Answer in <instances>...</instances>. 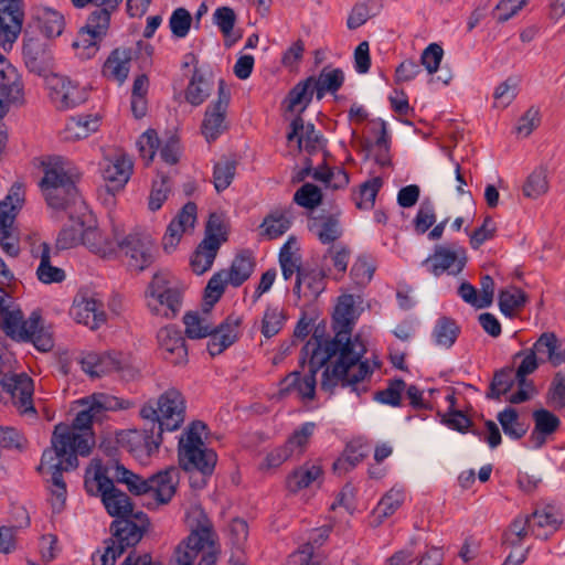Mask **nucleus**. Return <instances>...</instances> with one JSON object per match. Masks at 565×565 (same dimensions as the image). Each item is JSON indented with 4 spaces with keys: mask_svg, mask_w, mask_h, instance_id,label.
Returning <instances> with one entry per match:
<instances>
[{
    "mask_svg": "<svg viewBox=\"0 0 565 565\" xmlns=\"http://www.w3.org/2000/svg\"><path fill=\"white\" fill-rule=\"evenodd\" d=\"M114 481L124 483L136 495L151 493L161 503H168L179 481V469L169 467L158 473L142 479L125 468L115 459L99 467L94 478L85 480V488L90 493H99L102 501L111 516V537L105 541L103 552L92 555L93 565H115L127 548L135 547L148 530L150 522L142 511L134 512L129 497L114 486Z\"/></svg>",
    "mask_w": 565,
    "mask_h": 565,
    "instance_id": "1",
    "label": "nucleus"
},
{
    "mask_svg": "<svg viewBox=\"0 0 565 565\" xmlns=\"http://www.w3.org/2000/svg\"><path fill=\"white\" fill-rule=\"evenodd\" d=\"M83 408L76 414L71 426L60 423L54 427L51 447L42 454L36 470L51 475V488H66L62 472L78 466L77 456L86 457L95 446L92 425L102 423L107 412L125 408L122 402L106 393H94L77 401Z\"/></svg>",
    "mask_w": 565,
    "mask_h": 565,
    "instance_id": "2",
    "label": "nucleus"
},
{
    "mask_svg": "<svg viewBox=\"0 0 565 565\" xmlns=\"http://www.w3.org/2000/svg\"><path fill=\"white\" fill-rule=\"evenodd\" d=\"M365 352L366 345L361 334H356L353 342H345L340 335L323 343L313 334L301 350L300 365L303 366L306 358L309 356V371L317 374L331 358L338 355L335 363L322 372L321 388L331 392L341 384L343 387L351 386L360 395L358 385L373 372L369 362L361 360Z\"/></svg>",
    "mask_w": 565,
    "mask_h": 565,
    "instance_id": "3",
    "label": "nucleus"
},
{
    "mask_svg": "<svg viewBox=\"0 0 565 565\" xmlns=\"http://www.w3.org/2000/svg\"><path fill=\"white\" fill-rule=\"evenodd\" d=\"M143 422L141 429L130 430L127 434L128 441L135 447V454H145L150 457L158 451L162 443L164 430H178L185 418V401L182 394L174 390H168L157 401H149L139 411Z\"/></svg>",
    "mask_w": 565,
    "mask_h": 565,
    "instance_id": "4",
    "label": "nucleus"
},
{
    "mask_svg": "<svg viewBox=\"0 0 565 565\" xmlns=\"http://www.w3.org/2000/svg\"><path fill=\"white\" fill-rule=\"evenodd\" d=\"M190 534L174 550V565H193L200 556L198 565H215L218 547L213 524L201 505H192L186 512Z\"/></svg>",
    "mask_w": 565,
    "mask_h": 565,
    "instance_id": "5",
    "label": "nucleus"
},
{
    "mask_svg": "<svg viewBox=\"0 0 565 565\" xmlns=\"http://www.w3.org/2000/svg\"><path fill=\"white\" fill-rule=\"evenodd\" d=\"M79 172L70 160L53 157L45 163L44 178L40 185L47 204L55 210H71L82 213L86 209L75 186Z\"/></svg>",
    "mask_w": 565,
    "mask_h": 565,
    "instance_id": "6",
    "label": "nucleus"
},
{
    "mask_svg": "<svg viewBox=\"0 0 565 565\" xmlns=\"http://www.w3.org/2000/svg\"><path fill=\"white\" fill-rule=\"evenodd\" d=\"M205 428L204 423L193 422L180 437L178 445L180 467L189 472H200L203 478L213 473L217 461L216 452L202 440L201 434ZM201 483L204 484L205 480L202 479Z\"/></svg>",
    "mask_w": 565,
    "mask_h": 565,
    "instance_id": "7",
    "label": "nucleus"
},
{
    "mask_svg": "<svg viewBox=\"0 0 565 565\" xmlns=\"http://www.w3.org/2000/svg\"><path fill=\"white\" fill-rule=\"evenodd\" d=\"M183 323L185 324V334L190 339L210 337L207 351L212 356H215L237 340L241 319L230 316L217 328H213L198 312H186L183 317Z\"/></svg>",
    "mask_w": 565,
    "mask_h": 565,
    "instance_id": "8",
    "label": "nucleus"
},
{
    "mask_svg": "<svg viewBox=\"0 0 565 565\" xmlns=\"http://www.w3.org/2000/svg\"><path fill=\"white\" fill-rule=\"evenodd\" d=\"M148 308L156 316L174 318L181 308V292L164 275L156 274L146 290Z\"/></svg>",
    "mask_w": 565,
    "mask_h": 565,
    "instance_id": "9",
    "label": "nucleus"
},
{
    "mask_svg": "<svg viewBox=\"0 0 565 565\" xmlns=\"http://www.w3.org/2000/svg\"><path fill=\"white\" fill-rule=\"evenodd\" d=\"M24 202V189L21 184H13L3 201L0 202V245L12 247L17 243L14 220L17 212Z\"/></svg>",
    "mask_w": 565,
    "mask_h": 565,
    "instance_id": "10",
    "label": "nucleus"
},
{
    "mask_svg": "<svg viewBox=\"0 0 565 565\" xmlns=\"http://www.w3.org/2000/svg\"><path fill=\"white\" fill-rule=\"evenodd\" d=\"M231 93L226 88L225 83L221 79L218 82L217 99L212 102L206 108L204 119L202 122V134L207 142L214 141L226 128L225 116L227 113Z\"/></svg>",
    "mask_w": 565,
    "mask_h": 565,
    "instance_id": "11",
    "label": "nucleus"
},
{
    "mask_svg": "<svg viewBox=\"0 0 565 565\" xmlns=\"http://www.w3.org/2000/svg\"><path fill=\"white\" fill-rule=\"evenodd\" d=\"M11 298L0 297V328L13 340L25 341L28 329L35 327L38 321V311H33L28 320H24L23 312L20 309L10 310Z\"/></svg>",
    "mask_w": 565,
    "mask_h": 565,
    "instance_id": "12",
    "label": "nucleus"
},
{
    "mask_svg": "<svg viewBox=\"0 0 565 565\" xmlns=\"http://www.w3.org/2000/svg\"><path fill=\"white\" fill-rule=\"evenodd\" d=\"M0 385L22 413H35L32 404L33 381L25 373L4 375Z\"/></svg>",
    "mask_w": 565,
    "mask_h": 565,
    "instance_id": "13",
    "label": "nucleus"
},
{
    "mask_svg": "<svg viewBox=\"0 0 565 565\" xmlns=\"http://www.w3.org/2000/svg\"><path fill=\"white\" fill-rule=\"evenodd\" d=\"M23 23L19 0H0V44L7 50L18 39Z\"/></svg>",
    "mask_w": 565,
    "mask_h": 565,
    "instance_id": "14",
    "label": "nucleus"
},
{
    "mask_svg": "<svg viewBox=\"0 0 565 565\" xmlns=\"http://www.w3.org/2000/svg\"><path fill=\"white\" fill-rule=\"evenodd\" d=\"M70 313L77 323H82L90 330H97L107 320L103 301L93 296L75 298Z\"/></svg>",
    "mask_w": 565,
    "mask_h": 565,
    "instance_id": "15",
    "label": "nucleus"
},
{
    "mask_svg": "<svg viewBox=\"0 0 565 565\" xmlns=\"http://www.w3.org/2000/svg\"><path fill=\"white\" fill-rule=\"evenodd\" d=\"M157 340L168 362L174 365L188 362V348L180 329L174 326L163 327L158 331Z\"/></svg>",
    "mask_w": 565,
    "mask_h": 565,
    "instance_id": "16",
    "label": "nucleus"
},
{
    "mask_svg": "<svg viewBox=\"0 0 565 565\" xmlns=\"http://www.w3.org/2000/svg\"><path fill=\"white\" fill-rule=\"evenodd\" d=\"M0 119L8 113L9 105L22 96V84L17 70L0 53Z\"/></svg>",
    "mask_w": 565,
    "mask_h": 565,
    "instance_id": "17",
    "label": "nucleus"
},
{
    "mask_svg": "<svg viewBox=\"0 0 565 565\" xmlns=\"http://www.w3.org/2000/svg\"><path fill=\"white\" fill-rule=\"evenodd\" d=\"M52 99L61 109H68L83 104L88 96L86 88L63 76H54L50 82Z\"/></svg>",
    "mask_w": 565,
    "mask_h": 565,
    "instance_id": "18",
    "label": "nucleus"
},
{
    "mask_svg": "<svg viewBox=\"0 0 565 565\" xmlns=\"http://www.w3.org/2000/svg\"><path fill=\"white\" fill-rule=\"evenodd\" d=\"M132 172V161L124 152H116L111 158L105 159L103 178L110 191L121 189Z\"/></svg>",
    "mask_w": 565,
    "mask_h": 565,
    "instance_id": "19",
    "label": "nucleus"
},
{
    "mask_svg": "<svg viewBox=\"0 0 565 565\" xmlns=\"http://www.w3.org/2000/svg\"><path fill=\"white\" fill-rule=\"evenodd\" d=\"M97 232L93 227H84L83 221H72L70 226L61 230L55 247H78L96 245Z\"/></svg>",
    "mask_w": 565,
    "mask_h": 565,
    "instance_id": "20",
    "label": "nucleus"
},
{
    "mask_svg": "<svg viewBox=\"0 0 565 565\" xmlns=\"http://www.w3.org/2000/svg\"><path fill=\"white\" fill-rule=\"evenodd\" d=\"M198 207L195 203L188 202L178 215L170 222L166 235L164 247H174L180 243L181 236L192 228L196 221Z\"/></svg>",
    "mask_w": 565,
    "mask_h": 565,
    "instance_id": "21",
    "label": "nucleus"
},
{
    "mask_svg": "<svg viewBox=\"0 0 565 565\" xmlns=\"http://www.w3.org/2000/svg\"><path fill=\"white\" fill-rule=\"evenodd\" d=\"M335 338L343 337V341L353 342L351 332L354 326V299L352 295H343L339 298L333 313Z\"/></svg>",
    "mask_w": 565,
    "mask_h": 565,
    "instance_id": "22",
    "label": "nucleus"
},
{
    "mask_svg": "<svg viewBox=\"0 0 565 565\" xmlns=\"http://www.w3.org/2000/svg\"><path fill=\"white\" fill-rule=\"evenodd\" d=\"M427 271L435 276H440L445 271L458 274L465 266V259L459 258L450 249H435V253L423 262Z\"/></svg>",
    "mask_w": 565,
    "mask_h": 565,
    "instance_id": "23",
    "label": "nucleus"
},
{
    "mask_svg": "<svg viewBox=\"0 0 565 565\" xmlns=\"http://www.w3.org/2000/svg\"><path fill=\"white\" fill-rule=\"evenodd\" d=\"M230 221L223 213H211L205 225V237L199 247H220L228 238Z\"/></svg>",
    "mask_w": 565,
    "mask_h": 565,
    "instance_id": "24",
    "label": "nucleus"
},
{
    "mask_svg": "<svg viewBox=\"0 0 565 565\" xmlns=\"http://www.w3.org/2000/svg\"><path fill=\"white\" fill-rule=\"evenodd\" d=\"M534 430L530 436L534 448H540L545 443V437L553 434L559 426V419L547 409L541 408L533 412Z\"/></svg>",
    "mask_w": 565,
    "mask_h": 565,
    "instance_id": "25",
    "label": "nucleus"
},
{
    "mask_svg": "<svg viewBox=\"0 0 565 565\" xmlns=\"http://www.w3.org/2000/svg\"><path fill=\"white\" fill-rule=\"evenodd\" d=\"M316 374L308 370V373L301 377L300 371L289 373L281 381V393H289L296 390L302 398L312 399L316 394Z\"/></svg>",
    "mask_w": 565,
    "mask_h": 565,
    "instance_id": "26",
    "label": "nucleus"
},
{
    "mask_svg": "<svg viewBox=\"0 0 565 565\" xmlns=\"http://www.w3.org/2000/svg\"><path fill=\"white\" fill-rule=\"evenodd\" d=\"M559 342L554 332H544L529 349L541 362L550 361L553 365H559L563 362V354L557 352Z\"/></svg>",
    "mask_w": 565,
    "mask_h": 565,
    "instance_id": "27",
    "label": "nucleus"
},
{
    "mask_svg": "<svg viewBox=\"0 0 565 565\" xmlns=\"http://www.w3.org/2000/svg\"><path fill=\"white\" fill-rule=\"evenodd\" d=\"M310 231L323 245L334 243L343 233L342 225L337 215H326L315 218L310 225Z\"/></svg>",
    "mask_w": 565,
    "mask_h": 565,
    "instance_id": "28",
    "label": "nucleus"
},
{
    "mask_svg": "<svg viewBox=\"0 0 565 565\" xmlns=\"http://www.w3.org/2000/svg\"><path fill=\"white\" fill-rule=\"evenodd\" d=\"M312 84H313V76H310L307 79L298 83L289 92V94L286 98L288 111L297 113V115L300 116V114L306 110V108L311 103L313 94H316V90L312 87Z\"/></svg>",
    "mask_w": 565,
    "mask_h": 565,
    "instance_id": "29",
    "label": "nucleus"
},
{
    "mask_svg": "<svg viewBox=\"0 0 565 565\" xmlns=\"http://www.w3.org/2000/svg\"><path fill=\"white\" fill-rule=\"evenodd\" d=\"M130 60V50L116 49L104 64V75L122 83L128 76Z\"/></svg>",
    "mask_w": 565,
    "mask_h": 565,
    "instance_id": "30",
    "label": "nucleus"
},
{
    "mask_svg": "<svg viewBox=\"0 0 565 565\" xmlns=\"http://www.w3.org/2000/svg\"><path fill=\"white\" fill-rule=\"evenodd\" d=\"M58 252L60 249H41L40 254H34L35 257H40V265L36 269L40 281L52 284L65 279L64 270L52 264V258L58 256Z\"/></svg>",
    "mask_w": 565,
    "mask_h": 565,
    "instance_id": "31",
    "label": "nucleus"
},
{
    "mask_svg": "<svg viewBox=\"0 0 565 565\" xmlns=\"http://www.w3.org/2000/svg\"><path fill=\"white\" fill-rule=\"evenodd\" d=\"M344 82V73L340 68L324 67L318 77L313 76L312 87L317 98L320 100L326 93H335Z\"/></svg>",
    "mask_w": 565,
    "mask_h": 565,
    "instance_id": "32",
    "label": "nucleus"
},
{
    "mask_svg": "<svg viewBox=\"0 0 565 565\" xmlns=\"http://www.w3.org/2000/svg\"><path fill=\"white\" fill-rule=\"evenodd\" d=\"M529 518L531 519V533L543 540H547L557 531L561 523L557 515L550 509L536 510Z\"/></svg>",
    "mask_w": 565,
    "mask_h": 565,
    "instance_id": "33",
    "label": "nucleus"
},
{
    "mask_svg": "<svg viewBox=\"0 0 565 565\" xmlns=\"http://www.w3.org/2000/svg\"><path fill=\"white\" fill-rule=\"evenodd\" d=\"M255 268V260L250 253L244 250L234 258L226 277L228 284L233 287H239L243 285L253 274Z\"/></svg>",
    "mask_w": 565,
    "mask_h": 565,
    "instance_id": "34",
    "label": "nucleus"
},
{
    "mask_svg": "<svg viewBox=\"0 0 565 565\" xmlns=\"http://www.w3.org/2000/svg\"><path fill=\"white\" fill-rule=\"evenodd\" d=\"M321 475L322 469L319 465L306 462L287 478V487L290 491L297 492L311 486Z\"/></svg>",
    "mask_w": 565,
    "mask_h": 565,
    "instance_id": "35",
    "label": "nucleus"
},
{
    "mask_svg": "<svg viewBox=\"0 0 565 565\" xmlns=\"http://www.w3.org/2000/svg\"><path fill=\"white\" fill-rule=\"evenodd\" d=\"M370 448L361 439L351 441L341 458L333 463L335 471H348L360 463L367 455Z\"/></svg>",
    "mask_w": 565,
    "mask_h": 565,
    "instance_id": "36",
    "label": "nucleus"
},
{
    "mask_svg": "<svg viewBox=\"0 0 565 565\" xmlns=\"http://www.w3.org/2000/svg\"><path fill=\"white\" fill-rule=\"evenodd\" d=\"M288 212L275 211L263 221L259 227V235L273 239L284 234L290 226Z\"/></svg>",
    "mask_w": 565,
    "mask_h": 565,
    "instance_id": "37",
    "label": "nucleus"
},
{
    "mask_svg": "<svg viewBox=\"0 0 565 565\" xmlns=\"http://www.w3.org/2000/svg\"><path fill=\"white\" fill-rule=\"evenodd\" d=\"M98 129V118L95 116H81L72 118L65 127V140H78L89 136Z\"/></svg>",
    "mask_w": 565,
    "mask_h": 565,
    "instance_id": "38",
    "label": "nucleus"
},
{
    "mask_svg": "<svg viewBox=\"0 0 565 565\" xmlns=\"http://www.w3.org/2000/svg\"><path fill=\"white\" fill-rule=\"evenodd\" d=\"M550 189L547 169L543 166L536 168L526 178L522 192L529 199H537L547 193Z\"/></svg>",
    "mask_w": 565,
    "mask_h": 565,
    "instance_id": "39",
    "label": "nucleus"
},
{
    "mask_svg": "<svg viewBox=\"0 0 565 565\" xmlns=\"http://www.w3.org/2000/svg\"><path fill=\"white\" fill-rule=\"evenodd\" d=\"M498 422L507 436L521 439L527 431V425L520 420L519 413L513 407H507L497 416Z\"/></svg>",
    "mask_w": 565,
    "mask_h": 565,
    "instance_id": "40",
    "label": "nucleus"
},
{
    "mask_svg": "<svg viewBox=\"0 0 565 565\" xmlns=\"http://www.w3.org/2000/svg\"><path fill=\"white\" fill-rule=\"evenodd\" d=\"M531 532V519L529 515L516 516L502 535V543L509 547L520 546Z\"/></svg>",
    "mask_w": 565,
    "mask_h": 565,
    "instance_id": "41",
    "label": "nucleus"
},
{
    "mask_svg": "<svg viewBox=\"0 0 565 565\" xmlns=\"http://www.w3.org/2000/svg\"><path fill=\"white\" fill-rule=\"evenodd\" d=\"M103 38L104 36L94 31L82 28L73 43V47L76 50L77 56L82 60H88L95 56L99 49L98 43Z\"/></svg>",
    "mask_w": 565,
    "mask_h": 565,
    "instance_id": "42",
    "label": "nucleus"
},
{
    "mask_svg": "<svg viewBox=\"0 0 565 565\" xmlns=\"http://www.w3.org/2000/svg\"><path fill=\"white\" fill-rule=\"evenodd\" d=\"M514 370L512 366H505L494 372L489 390L486 394L489 399H500L514 385Z\"/></svg>",
    "mask_w": 565,
    "mask_h": 565,
    "instance_id": "43",
    "label": "nucleus"
},
{
    "mask_svg": "<svg viewBox=\"0 0 565 565\" xmlns=\"http://www.w3.org/2000/svg\"><path fill=\"white\" fill-rule=\"evenodd\" d=\"M460 332L456 321L448 317H441L437 320L433 331L436 344L450 348L456 342Z\"/></svg>",
    "mask_w": 565,
    "mask_h": 565,
    "instance_id": "44",
    "label": "nucleus"
},
{
    "mask_svg": "<svg viewBox=\"0 0 565 565\" xmlns=\"http://www.w3.org/2000/svg\"><path fill=\"white\" fill-rule=\"evenodd\" d=\"M211 92L212 84L195 71L188 85L185 98L191 105L199 106L210 96Z\"/></svg>",
    "mask_w": 565,
    "mask_h": 565,
    "instance_id": "45",
    "label": "nucleus"
},
{
    "mask_svg": "<svg viewBox=\"0 0 565 565\" xmlns=\"http://www.w3.org/2000/svg\"><path fill=\"white\" fill-rule=\"evenodd\" d=\"M23 58L30 71L41 73L43 70L44 45L38 39L26 38L25 35Z\"/></svg>",
    "mask_w": 565,
    "mask_h": 565,
    "instance_id": "46",
    "label": "nucleus"
},
{
    "mask_svg": "<svg viewBox=\"0 0 565 565\" xmlns=\"http://www.w3.org/2000/svg\"><path fill=\"white\" fill-rule=\"evenodd\" d=\"M375 270V260L370 255L362 254L351 268V277L358 286L365 287L372 280Z\"/></svg>",
    "mask_w": 565,
    "mask_h": 565,
    "instance_id": "47",
    "label": "nucleus"
},
{
    "mask_svg": "<svg viewBox=\"0 0 565 565\" xmlns=\"http://www.w3.org/2000/svg\"><path fill=\"white\" fill-rule=\"evenodd\" d=\"M327 273L324 268H311L306 266L297 277V288L302 284L307 286L311 295L317 297L324 290V278Z\"/></svg>",
    "mask_w": 565,
    "mask_h": 565,
    "instance_id": "48",
    "label": "nucleus"
},
{
    "mask_svg": "<svg viewBox=\"0 0 565 565\" xmlns=\"http://www.w3.org/2000/svg\"><path fill=\"white\" fill-rule=\"evenodd\" d=\"M226 284H228V278L224 270L215 273L210 278L204 289V312H209L210 308L220 300L225 291Z\"/></svg>",
    "mask_w": 565,
    "mask_h": 565,
    "instance_id": "49",
    "label": "nucleus"
},
{
    "mask_svg": "<svg viewBox=\"0 0 565 565\" xmlns=\"http://www.w3.org/2000/svg\"><path fill=\"white\" fill-rule=\"evenodd\" d=\"M526 300V295L516 287L501 290L499 294L500 310L508 317H512L515 310L521 309Z\"/></svg>",
    "mask_w": 565,
    "mask_h": 565,
    "instance_id": "50",
    "label": "nucleus"
},
{
    "mask_svg": "<svg viewBox=\"0 0 565 565\" xmlns=\"http://www.w3.org/2000/svg\"><path fill=\"white\" fill-rule=\"evenodd\" d=\"M312 175L316 180L324 183L327 188L333 190L342 189L349 183L347 172L340 168H318Z\"/></svg>",
    "mask_w": 565,
    "mask_h": 565,
    "instance_id": "51",
    "label": "nucleus"
},
{
    "mask_svg": "<svg viewBox=\"0 0 565 565\" xmlns=\"http://www.w3.org/2000/svg\"><path fill=\"white\" fill-rule=\"evenodd\" d=\"M236 161L223 158L214 167L213 182L217 192L230 186L235 175Z\"/></svg>",
    "mask_w": 565,
    "mask_h": 565,
    "instance_id": "52",
    "label": "nucleus"
},
{
    "mask_svg": "<svg viewBox=\"0 0 565 565\" xmlns=\"http://www.w3.org/2000/svg\"><path fill=\"white\" fill-rule=\"evenodd\" d=\"M124 252L127 267L130 271L140 273L154 262V254L151 249H120Z\"/></svg>",
    "mask_w": 565,
    "mask_h": 565,
    "instance_id": "53",
    "label": "nucleus"
},
{
    "mask_svg": "<svg viewBox=\"0 0 565 565\" xmlns=\"http://www.w3.org/2000/svg\"><path fill=\"white\" fill-rule=\"evenodd\" d=\"M406 388V383L402 379H393L388 381L386 388L375 393V399L382 404L390 406H399L402 394Z\"/></svg>",
    "mask_w": 565,
    "mask_h": 565,
    "instance_id": "54",
    "label": "nucleus"
},
{
    "mask_svg": "<svg viewBox=\"0 0 565 565\" xmlns=\"http://www.w3.org/2000/svg\"><path fill=\"white\" fill-rule=\"evenodd\" d=\"M315 423H305L286 441V446L291 450V454L299 456L303 452L309 443L310 437L315 431Z\"/></svg>",
    "mask_w": 565,
    "mask_h": 565,
    "instance_id": "55",
    "label": "nucleus"
},
{
    "mask_svg": "<svg viewBox=\"0 0 565 565\" xmlns=\"http://www.w3.org/2000/svg\"><path fill=\"white\" fill-rule=\"evenodd\" d=\"M546 404L553 409L561 411L565 407V375L556 373L546 394Z\"/></svg>",
    "mask_w": 565,
    "mask_h": 565,
    "instance_id": "56",
    "label": "nucleus"
},
{
    "mask_svg": "<svg viewBox=\"0 0 565 565\" xmlns=\"http://www.w3.org/2000/svg\"><path fill=\"white\" fill-rule=\"evenodd\" d=\"M28 334L25 335V341H32L36 349L43 352L50 351L53 345V338L49 330H46L41 320V315L38 312V321L34 328L28 329Z\"/></svg>",
    "mask_w": 565,
    "mask_h": 565,
    "instance_id": "57",
    "label": "nucleus"
},
{
    "mask_svg": "<svg viewBox=\"0 0 565 565\" xmlns=\"http://www.w3.org/2000/svg\"><path fill=\"white\" fill-rule=\"evenodd\" d=\"M405 495L402 490L392 488L379 502L375 513L377 518H388L402 505Z\"/></svg>",
    "mask_w": 565,
    "mask_h": 565,
    "instance_id": "58",
    "label": "nucleus"
},
{
    "mask_svg": "<svg viewBox=\"0 0 565 565\" xmlns=\"http://www.w3.org/2000/svg\"><path fill=\"white\" fill-rule=\"evenodd\" d=\"M218 249H194L189 257L191 270L195 275H203L211 269Z\"/></svg>",
    "mask_w": 565,
    "mask_h": 565,
    "instance_id": "59",
    "label": "nucleus"
},
{
    "mask_svg": "<svg viewBox=\"0 0 565 565\" xmlns=\"http://www.w3.org/2000/svg\"><path fill=\"white\" fill-rule=\"evenodd\" d=\"M279 264L285 280H289L294 274L299 276L306 266L302 265L301 257L295 249H280Z\"/></svg>",
    "mask_w": 565,
    "mask_h": 565,
    "instance_id": "60",
    "label": "nucleus"
},
{
    "mask_svg": "<svg viewBox=\"0 0 565 565\" xmlns=\"http://www.w3.org/2000/svg\"><path fill=\"white\" fill-rule=\"evenodd\" d=\"M42 32L47 38H54L62 34L64 29V18L61 13L52 9H45L40 18Z\"/></svg>",
    "mask_w": 565,
    "mask_h": 565,
    "instance_id": "61",
    "label": "nucleus"
},
{
    "mask_svg": "<svg viewBox=\"0 0 565 565\" xmlns=\"http://www.w3.org/2000/svg\"><path fill=\"white\" fill-rule=\"evenodd\" d=\"M382 184L383 182L380 177L372 178L364 182L360 188L359 199L356 201L358 207L364 210L372 209Z\"/></svg>",
    "mask_w": 565,
    "mask_h": 565,
    "instance_id": "62",
    "label": "nucleus"
},
{
    "mask_svg": "<svg viewBox=\"0 0 565 565\" xmlns=\"http://www.w3.org/2000/svg\"><path fill=\"white\" fill-rule=\"evenodd\" d=\"M97 9L94 10L84 28L87 30L94 31L97 34L104 36L109 25L111 9L106 6L97 4Z\"/></svg>",
    "mask_w": 565,
    "mask_h": 565,
    "instance_id": "63",
    "label": "nucleus"
},
{
    "mask_svg": "<svg viewBox=\"0 0 565 565\" xmlns=\"http://www.w3.org/2000/svg\"><path fill=\"white\" fill-rule=\"evenodd\" d=\"M321 198V191L317 185L312 183H306L297 190L294 200L300 206L313 209L319 205Z\"/></svg>",
    "mask_w": 565,
    "mask_h": 565,
    "instance_id": "64",
    "label": "nucleus"
}]
</instances>
